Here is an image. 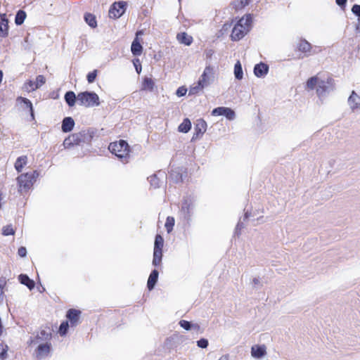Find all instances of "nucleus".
<instances>
[{
    "mask_svg": "<svg viewBox=\"0 0 360 360\" xmlns=\"http://www.w3.org/2000/svg\"><path fill=\"white\" fill-rule=\"evenodd\" d=\"M35 84H36V82H33V81H31L30 80L27 84V89L29 90V91H34L36 89H37L38 88H35Z\"/></svg>",
    "mask_w": 360,
    "mask_h": 360,
    "instance_id": "nucleus-48",
    "label": "nucleus"
},
{
    "mask_svg": "<svg viewBox=\"0 0 360 360\" xmlns=\"http://www.w3.org/2000/svg\"><path fill=\"white\" fill-rule=\"evenodd\" d=\"M18 254L21 257H25L27 255V250L25 247H20L18 249Z\"/></svg>",
    "mask_w": 360,
    "mask_h": 360,
    "instance_id": "nucleus-49",
    "label": "nucleus"
},
{
    "mask_svg": "<svg viewBox=\"0 0 360 360\" xmlns=\"http://www.w3.org/2000/svg\"><path fill=\"white\" fill-rule=\"evenodd\" d=\"M162 259L154 257L153 259V265L155 266H158L161 264Z\"/></svg>",
    "mask_w": 360,
    "mask_h": 360,
    "instance_id": "nucleus-51",
    "label": "nucleus"
},
{
    "mask_svg": "<svg viewBox=\"0 0 360 360\" xmlns=\"http://www.w3.org/2000/svg\"><path fill=\"white\" fill-rule=\"evenodd\" d=\"M159 273L158 271L156 269H154L151 271L147 283V287L149 290H151L154 288L158 279Z\"/></svg>",
    "mask_w": 360,
    "mask_h": 360,
    "instance_id": "nucleus-22",
    "label": "nucleus"
},
{
    "mask_svg": "<svg viewBox=\"0 0 360 360\" xmlns=\"http://www.w3.org/2000/svg\"><path fill=\"white\" fill-rule=\"evenodd\" d=\"M204 86L200 85L198 82L192 85L189 89V95H195L204 89Z\"/></svg>",
    "mask_w": 360,
    "mask_h": 360,
    "instance_id": "nucleus-32",
    "label": "nucleus"
},
{
    "mask_svg": "<svg viewBox=\"0 0 360 360\" xmlns=\"http://www.w3.org/2000/svg\"><path fill=\"white\" fill-rule=\"evenodd\" d=\"M18 100H21L22 102L26 105V107L30 109V115H31L32 119H34V111H33L32 104L31 101L29 99H27L26 98H22V97H19Z\"/></svg>",
    "mask_w": 360,
    "mask_h": 360,
    "instance_id": "nucleus-38",
    "label": "nucleus"
},
{
    "mask_svg": "<svg viewBox=\"0 0 360 360\" xmlns=\"http://www.w3.org/2000/svg\"><path fill=\"white\" fill-rule=\"evenodd\" d=\"M207 129V123L203 120H197V123L195 127V134L193 136V139L198 138L199 135H202Z\"/></svg>",
    "mask_w": 360,
    "mask_h": 360,
    "instance_id": "nucleus-18",
    "label": "nucleus"
},
{
    "mask_svg": "<svg viewBox=\"0 0 360 360\" xmlns=\"http://www.w3.org/2000/svg\"><path fill=\"white\" fill-rule=\"evenodd\" d=\"M319 80L320 79L317 76H314L309 78L306 82L305 89L309 91L314 90L316 87L317 88Z\"/></svg>",
    "mask_w": 360,
    "mask_h": 360,
    "instance_id": "nucleus-25",
    "label": "nucleus"
},
{
    "mask_svg": "<svg viewBox=\"0 0 360 360\" xmlns=\"http://www.w3.org/2000/svg\"><path fill=\"white\" fill-rule=\"evenodd\" d=\"M75 127V121L71 117H66L63 120L61 129L63 132L71 131Z\"/></svg>",
    "mask_w": 360,
    "mask_h": 360,
    "instance_id": "nucleus-21",
    "label": "nucleus"
},
{
    "mask_svg": "<svg viewBox=\"0 0 360 360\" xmlns=\"http://www.w3.org/2000/svg\"><path fill=\"white\" fill-rule=\"evenodd\" d=\"M14 233H15V231L11 225L5 226L2 229V234L4 236L14 235Z\"/></svg>",
    "mask_w": 360,
    "mask_h": 360,
    "instance_id": "nucleus-40",
    "label": "nucleus"
},
{
    "mask_svg": "<svg viewBox=\"0 0 360 360\" xmlns=\"http://www.w3.org/2000/svg\"><path fill=\"white\" fill-rule=\"evenodd\" d=\"M81 311L77 309H71L67 312L66 317L70 322L72 327L76 326L79 322V316Z\"/></svg>",
    "mask_w": 360,
    "mask_h": 360,
    "instance_id": "nucleus-14",
    "label": "nucleus"
},
{
    "mask_svg": "<svg viewBox=\"0 0 360 360\" xmlns=\"http://www.w3.org/2000/svg\"><path fill=\"white\" fill-rule=\"evenodd\" d=\"M266 355V347L264 345H254L251 347V356L254 359H260Z\"/></svg>",
    "mask_w": 360,
    "mask_h": 360,
    "instance_id": "nucleus-13",
    "label": "nucleus"
},
{
    "mask_svg": "<svg viewBox=\"0 0 360 360\" xmlns=\"http://www.w3.org/2000/svg\"><path fill=\"white\" fill-rule=\"evenodd\" d=\"M347 0H336V4L340 7H344L346 5Z\"/></svg>",
    "mask_w": 360,
    "mask_h": 360,
    "instance_id": "nucleus-54",
    "label": "nucleus"
},
{
    "mask_svg": "<svg viewBox=\"0 0 360 360\" xmlns=\"http://www.w3.org/2000/svg\"><path fill=\"white\" fill-rule=\"evenodd\" d=\"M65 100L70 107H72L75 105L76 101H77V98L73 91H70L65 94Z\"/></svg>",
    "mask_w": 360,
    "mask_h": 360,
    "instance_id": "nucleus-26",
    "label": "nucleus"
},
{
    "mask_svg": "<svg viewBox=\"0 0 360 360\" xmlns=\"http://www.w3.org/2000/svg\"><path fill=\"white\" fill-rule=\"evenodd\" d=\"M155 83L152 79L146 77L143 82V89L152 91L154 89Z\"/></svg>",
    "mask_w": 360,
    "mask_h": 360,
    "instance_id": "nucleus-31",
    "label": "nucleus"
},
{
    "mask_svg": "<svg viewBox=\"0 0 360 360\" xmlns=\"http://www.w3.org/2000/svg\"><path fill=\"white\" fill-rule=\"evenodd\" d=\"M96 76H97V70H95L89 72L86 76L88 82L93 83L95 81Z\"/></svg>",
    "mask_w": 360,
    "mask_h": 360,
    "instance_id": "nucleus-45",
    "label": "nucleus"
},
{
    "mask_svg": "<svg viewBox=\"0 0 360 360\" xmlns=\"http://www.w3.org/2000/svg\"><path fill=\"white\" fill-rule=\"evenodd\" d=\"M194 207L195 205L193 199L191 198H184L181 205V212H182L185 219H190L193 214Z\"/></svg>",
    "mask_w": 360,
    "mask_h": 360,
    "instance_id": "nucleus-9",
    "label": "nucleus"
},
{
    "mask_svg": "<svg viewBox=\"0 0 360 360\" xmlns=\"http://www.w3.org/2000/svg\"><path fill=\"white\" fill-rule=\"evenodd\" d=\"M182 181L181 175H180L179 177H176V179H175V181L176 182H178V181Z\"/></svg>",
    "mask_w": 360,
    "mask_h": 360,
    "instance_id": "nucleus-59",
    "label": "nucleus"
},
{
    "mask_svg": "<svg viewBox=\"0 0 360 360\" xmlns=\"http://www.w3.org/2000/svg\"><path fill=\"white\" fill-rule=\"evenodd\" d=\"M179 325L186 330H189L193 328H197L198 327L197 325H193L191 322L186 320H181L179 321Z\"/></svg>",
    "mask_w": 360,
    "mask_h": 360,
    "instance_id": "nucleus-36",
    "label": "nucleus"
},
{
    "mask_svg": "<svg viewBox=\"0 0 360 360\" xmlns=\"http://www.w3.org/2000/svg\"><path fill=\"white\" fill-rule=\"evenodd\" d=\"M39 173L37 171H34L32 173L22 174L17 178V181L20 192L27 191L33 185L36 179L38 177Z\"/></svg>",
    "mask_w": 360,
    "mask_h": 360,
    "instance_id": "nucleus-4",
    "label": "nucleus"
},
{
    "mask_svg": "<svg viewBox=\"0 0 360 360\" xmlns=\"http://www.w3.org/2000/svg\"><path fill=\"white\" fill-rule=\"evenodd\" d=\"M27 158L26 155H22L18 158L15 162V168L18 171V172H20L22 170V168L27 164Z\"/></svg>",
    "mask_w": 360,
    "mask_h": 360,
    "instance_id": "nucleus-27",
    "label": "nucleus"
},
{
    "mask_svg": "<svg viewBox=\"0 0 360 360\" xmlns=\"http://www.w3.org/2000/svg\"><path fill=\"white\" fill-rule=\"evenodd\" d=\"M243 228V221H241V219L239 220V221L238 222L237 225H236V232L238 233V231H240L241 229Z\"/></svg>",
    "mask_w": 360,
    "mask_h": 360,
    "instance_id": "nucleus-52",
    "label": "nucleus"
},
{
    "mask_svg": "<svg viewBox=\"0 0 360 360\" xmlns=\"http://www.w3.org/2000/svg\"><path fill=\"white\" fill-rule=\"evenodd\" d=\"M252 17L251 14H247L242 17L232 29L231 34L233 41H238L243 38L251 29Z\"/></svg>",
    "mask_w": 360,
    "mask_h": 360,
    "instance_id": "nucleus-1",
    "label": "nucleus"
},
{
    "mask_svg": "<svg viewBox=\"0 0 360 360\" xmlns=\"http://www.w3.org/2000/svg\"><path fill=\"white\" fill-rule=\"evenodd\" d=\"M214 70L210 65H207L204 69L202 74L200 75L198 82L200 85L206 88L214 82Z\"/></svg>",
    "mask_w": 360,
    "mask_h": 360,
    "instance_id": "nucleus-5",
    "label": "nucleus"
},
{
    "mask_svg": "<svg viewBox=\"0 0 360 360\" xmlns=\"http://www.w3.org/2000/svg\"><path fill=\"white\" fill-rule=\"evenodd\" d=\"M25 18H26L25 12L23 11H21V10L18 11L15 15V24L18 25H22L24 22Z\"/></svg>",
    "mask_w": 360,
    "mask_h": 360,
    "instance_id": "nucleus-33",
    "label": "nucleus"
},
{
    "mask_svg": "<svg viewBox=\"0 0 360 360\" xmlns=\"http://www.w3.org/2000/svg\"><path fill=\"white\" fill-rule=\"evenodd\" d=\"M69 327L68 321H63L59 327V333L61 336L66 335Z\"/></svg>",
    "mask_w": 360,
    "mask_h": 360,
    "instance_id": "nucleus-39",
    "label": "nucleus"
},
{
    "mask_svg": "<svg viewBox=\"0 0 360 360\" xmlns=\"http://www.w3.org/2000/svg\"><path fill=\"white\" fill-rule=\"evenodd\" d=\"M35 88L41 87L46 82V79L43 75H38L36 78Z\"/></svg>",
    "mask_w": 360,
    "mask_h": 360,
    "instance_id": "nucleus-43",
    "label": "nucleus"
},
{
    "mask_svg": "<svg viewBox=\"0 0 360 360\" xmlns=\"http://www.w3.org/2000/svg\"><path fill=\"white\" fill-rule=\"evenodd\" d=\"M250 0H234L233 5L236 10H239L247 6Z\"/></svg>",
    "mask_w": 360,
    "mask_h": 360,
    "instance_id": "nucleus-35",
    "label": "nucleus"
},
{
    "mask_svg": "<svg viewBox=\"0 0 360 360\" xmlns=\"http://www.w3.org/2000/svg\"><path fill=\"white\" fill-rule=\"evenodd\" d=\"M52 333L49 328L41 329L39 331L34 339L31 340L32 345H37L44 344V342H51Z\"/></svg>",
    "mask_w": 360,
    "mask_h": 360,
    "instance_id": "nucleus-7",
    "label": "nucleus"
},
{
    "mask_svg": "<svg viewBox=\"0 0 360 360\" xmlns=\"http://www.w3.org/2000/svg\"><path fill=\"white\" fill-rule=\"evenodd\" d=\"M8 346L0 343V359H5L7 357Z\"/></svg>",
    "mask_w": 360,
    "mask_h": 360,
    "instance_id": "nucleus-42",
    "label": "nucleus"
},
{
    "mask_svg": "<svg viewBox=\"0 0 360 360\" xmlns=\"http://www.w3.org/2000/svg\"><path fill=\"white\" fill-rule=\"evenodd\" d=\"M249 216H250V214H249L248 212H246L245 214L243 220H245L246 219H248L249 217Z\"/></svg>",
    "mask_w": 360,
    "mask_h": 360,
    "instance_id": "nucleus-60",
    "label": "nucleus"
},
{
    "mask_svg": "<svg viewBox=\"0 0 360 360\" xmlns=\"http://www.w3.org/2000/svg\"><path fill=\"white\" fill-rule=\"evenodd\" d=\"M134 66H135L137 73L139 74L141 71V65L140 64L139 65H136L135 61L134 62Z\"/></svg>",
    "mask_w": 360,
    "mask_h": 360,
    "instance_id": "nucleus-55",
    "label": "nucleus"
},
{
    "mask_svg": "<svg viewBox=\"0 0 360 360\" xmlns=\"http://www.w3.org/2000/svg\"><path fill=\"white\" fill-rule=\"evenodd\" d=\"M127 4L124 1L115 2L109 11V16L113 18L121 17L125 11Z\"/></svg>",
    "mask_w": 360,
    "mask_h": 360,
    "instance_id": "nucleus-8",
    "label": "nucleus"
},
{
    "mask_svg": "<svg viewBox=\"0 0 360 360\" xmlns=\"http://www.w3.org/2000/svg\"><path fill=\"white\" fill-rule=\"evenodd\" d=\"M268 65L263 63L257 64L254 68V73L257 77H264L268 73Z\"/></svg>",
    "mask_w": 360,
    "mask_h": 360,
    "instance_id": "nucleus-19",
    "label": "nucleus"
},
{
    "mask_svg": "<svg viewBox=\"0 0 360 360\" xmlns=\"http://www.w3.org/2000/svg\"><path fill=\"white\" fill-rule=\"evenodd\" d=\"M218 360H228V356L226 355H223Z\"/></svg>",
    "mask_w": 360,
    "mask_h": 360,
    "instance_id": "nucleus-58",
    "label": "nucleus"
},
{
    "mask_svg": "<svg viewBox=\"0 0 360 360\" xmlns=\"http://www.w3.org/2000/svg\"><path fill=\"white\" fill-rule=\"evenodd\" d=\"M109 150L117 156L122 162H127L129 158V145L127 141L120 140L109 145Z\"/></svg>",
    "mask_w": 360,
    "mask_h": 360,
    "instance_id": "nucleus-2",
    "label": "nucleus"
},
{
    "mask_svg": "<svg viewBox=\"0 0 360 360\" xmlns=\"http://www.w3.org/2000/svg\"><path fill=\"white\" fill-rule=\"evenodd\" d=\"M163 245H164L163 238L159 234L156 235L155 238V243H154V249L162 250Z\"/></svg>",
    "mask_w": 360,
    "mask_h": 360,
    "instance_id": "nucleus-34",
    "label": "nucleus"
},
{
    "mask_svg": "<svg viewBox=\"0 0 360 360\" xmlns=\"http://www.w3.org/2000/svg\"><path fill=\"white\" fill-rule=\"evenodd\" d=\"M352 11L354 14L358 16V20L360 22V5H354L352 8Z\"/></svg>",
    "mask_w": 360,
    "mask_h": 360,
    "instance_id": "nucleus-46",
    "label": "nucleus"
},
{
    "mask_svg": "<svg viewBox=\"0 0 360 360\" xmlns=\"http://www.w3.org/2000/svg\"><path fill=\"white\" fill-rule=\"evenodd\" d=\"M8 21L6 18V14H0V36L6 37L8 30Z\"/></svg>",
    "mask_w": 360,
    "mask_h": 360,
    "instance_id": "nucleus-20",
    "label": "nucleus"
},
{
    "mask_svg": "<svg viewBox=\"0 0 360 360\" xmlns=\"http://www.w3.org/2000/svg\"><path fill=\"white\" fill-rule=\"evenodd\" d=\"M213 116H225L229 120H233L236 118V113L233 110L226 107H218L212 110Z\"/></svg>",
    "mask_w": 360,
    "mask_h": 360,
    "instance_id": "nucleus-10",
    "label": "nucleus"
},
{
    "mask_svg": "<svg viewBox=\"0 0 360 360\" xmlns=\"http://www.w3.org/2000/svg\"><path fill=\"white\" fill-rule=\"evenodd\" d=\"M77 102L79 105L86 108H92L100 105L98 96L94 91H84L79 93L77 96Z\"/></svg>",
    "mask_w": 360,
    "mask_h": 360,
    "instance_id": "nucleus-3",
    "label": "nucleus"
},
{
    "mask_svg": "<svg viewBox=\"0 0 360 360\" xmlns=\"http://www.w3.org/2000/svg\"><path fill=\"white\" fill-rule=\"evenodd\" d=\"M153 257L162 259V250H155V249H154V250H153Z\"/></svg>",
    "mask_w": 360,
    "mask_h": 360,
    "instance_id": "nucleus-50",
    "label": "nucleus"
},
{
    "mask_svg": "<svg viewBox=\"0 0 360 360\" xmlns=\"http://www.w3.org/2000/svg\"><path fill=\"white\" fill-rule=\"evenodd\" d=\"M234 75L235 77L238 80L243 79V72L240 61H238L234 65Z\"/></svg>",
    "mask_w": 360,
    "mask_h": 360,
    "instance_id": "nucleus-29",
    "label": "nucleus"
},
{
    "mask_svg": "<svg viewBox=\"0 0 360 360\" xmlns=\"http://www.w3.org/2000/svg\"><path fill=\"white\" fill-rule=\"evenodd\" d=\"M187 92V89L183 86L179 87L176 92L177 96L181 97L184 96Z\"/></svg>",
    "mask_w": 360,
    "mask_h": 360,
    "instance_id": "nucleus-47",
    "label": "nucleus"
},
{
    "mask_svg": "<svg viewBox=\"0 0 360 360\" xmlns=\"http://www.w3.org/2000/svg\"><path fill=\"white\" fill-rule=\"evenodd\" d=\"M197 346L202 349H205L207 347L209 342L208 340L205 338H201L196 342Z\"/></svg>",
    "mask_w": 360,
    "mask_h": 360,
    "instance_id": "nucleus-44",
    "label": "nucleus"
},
{
    "mask_svg": "<svg viewBox=\"0 0 360 360\" xmlns=\"http://www.w3.org/2000/svg\"><path fill=\"white\" fill-rule=\"evenodd\" d=\"M37 346L35 354L37 359H44L49 354L51 348V342H44V344L37 345Z\"/></svg>",
    "mask_w": 360,
    "mask_h": 360,
    "instance_id": "nucleus-12",
    "label": "nucleus"
},
{
    "mask_svg": "<svg viewBox=\"0 0 360 360\" xmlns=\"http://www.w3.org/2000/svg\"><path fill=\"white\" fill-rule=\"evenodd\" d=\"M252 283L255 287L261 286L260 279L259 278H254L252 279Z\"/></svg>",
    "mask_w": 360,
    "mask_h": 360,
    "instance_id": "nucleus-53",
    "label": "nucleus"
},
{
    "mask_svg": "<svg viewBox=\"0 0 360 360\" xmlns=\"http://www.w3.org/2000/svg\"><path fill=\"white\" fill-rule=\"evenodd\" d=\"M332 79L328 78L327 80H319L316 88V93L319 97L324 96L327 93L332 90Z\"/></svg>",
    "mask_w": 360,
    "mask_h": 360,
    "instance_id": "nucleus-11",
    "label": "nucleus"
},
{
    "mask_svg": "<svg viewBox=\"0 0 360 360\" xmlns=\"http://www.w3.org/2000/svg\"><path fill=\"white\" fill-rule=\"evenodd\" d=\"M3 294V291H0V296Z\"/></svg>",
    "mask_w": 360,
    "mask_h": 360,
    "instance_id": "nucleus-61",
    "label": "nucleus"
},
{
    "mask_svg": "<svg viewBox=\"0 0 360 360\" xmlns=\"http://www.w3.org/2000/svg\"><path fill=\"white\" fill-rule=\"evenodd\" d=\"M84 20L91 27L95 28L97 26L96 17L93 14L86 13L84 15Z\"/></svg>",
    "mask_w": 360,
    "mask_h": 360,
    "instance_id": "nucleus-30",
    "label": "nucleus"
},
{
    "mask_svg": "<svg viewBox=\"0 0 360 360\" xmlns=\"http://www.w3.org/2000/svg\"><path fill=\"white\" fill-rule=\"evenodd\" d=\"M231 27V24L226 23V24H224V26H223V30H224V31H226V30H228V29H229Z\"/></svg>",
    "mask_w": 360,
    "mask_h": 360,
    "instance_id": "nucleus-57",
    "label": "nucleus"
},
{
    "mask_svg": "<svg viewBox=\"0 0 360 360\" xmlns=\"http://www.w3.org/2000/svg\"><path fill=\"white\" fill-rule=\"evenodd\" d=\"M176 39L179 43L186 46L191 45L193 41V37L186 32L179 33L176 35Z\"/></svg>",
    "mask_w": 360,
    "mask_h": 360,
    "instance_id": "nucleus-24",
    "label": "nucleus"
},
{
    "mask_svg": "<svg viewBox=\"0 0 360 360\" xmlns=\"http://www.w3.org/2000/svg\"><path fill=\"white\" fill-rule=\"evenodd\" d=\"M6 284V281L4 280H0V291H3V288Z\"/></svg>",
    "mask_w": 360,
    "mask_h": 360,
    "instance_id": "nucleus-56",
    "label": "nucleus"
},
{
    "mask_svg": "<svg viewBox=\"0 0 360 360\" xmlns=\"http://www.w3.org/2000/svg\"><path fill=\"white\" fill-rule=\"evenodd\" d=\"M297 49L304 53L305 56H309L311 54L312 46L305 39H301L297 44Z\"/></svg>",
    "mask_w": 360,
    "mask_h": 360,
    "instance_id": "nucleus-17",
    "label": "nucleus"
},
{
    "mask_svg": "<svg viewBox=\"0 0 360 360\" xmlns=\"http://www.w3.org/2000/svg\"><path fill=\"white\" fill-rule=\"evenodd\" d=\"M142 34V31L137 32L136 37L134 39L131 44V51L134 56H140L142 53L143 47L138 39V36Z\"/></svg>",
    "mask_w": 360,
    "mask_h": 360,
    "instance_id": "nucleus-16",
    "label": "nucleus"
},
{
    "mask_svg": "<svg viewBox=\"0 0 360 360\" xmlns=\"http://www.w3.org/2000/svg\"><path fill=\"white\" fill-rule=\"evenodd\" d=\"M85 135L84 131L72 134L64 140L63 145L65 148H69L75 145H79L84 141Z\"/></svg>",
    "mask_w": 360,
    "mask_h": 360,
    "instance_id": "nucleus-6",
    "label": "nucleus"
},
{
    "mask_svg": "<svg viewBox=\"0 0 360 360\" xmlns=\"http://www.w3.org/2000/svg\"><path fill=\"white\" fill-rule=\"evenodd\" d=\"M347 103L352 111L360 108V96L354 91H352L348 98Z\"/></svg>",
    "mask_w": 360,
    "mask_h": 360,
    "instance_id": "nucleus-15",
    "label": "nucleus"
},
{
    "mask_svg": "<svg viewBox=\"0 0 360 360\" xmlns=\"http://www.w3.org/2000/svg\"><path fill=\"white\" fill-rule=\"evenodd\" d=\"M174 226V219L172 217H167L165 226L167 229V233H170Z\"/></svg>",
    "mask_w": 360,
    "mask_h": 360,
    "instance_id": "nucleus-37",
    "label": "nucleus"
},
{
    "mask_svg": "<svg viewBox=\"0 0 360 360\" xmlns=\"http://www.w3.org/2000/svg\"><path fill=\"white\" fill-rule=\"evenodd\" d=\"M18 280L22 285H26L30 290H32L34 286V281L29 278L26 274H20L18 276Z\"/></svg>",
    "mask_w": 360,
    "mask_h": 360,
    "instance_id": "nucleus-23",
    "label": "nucleus"
},
{
    "mask_svg": "<svg viewBox=\"0 0 360 360\" xmlns=\"http://www.w3.org/2000/svg\"><path fill=\"white\" fill-rule=\"evenodd\" d=\"M148 179L153 187L157 188L160 186V180L157 174L150 176Z\"/></svg>",
    "mask_w": 360,
    "mask_h": 360,
    "instance_id": "nucleus-41",
    "label": "nucleus"
},
{
    "mask_svg": "<svg viewBox=\"0 0 360 360\" xmlns=\"http://www.w3.org/2000/svg\"><path fill=\"white\" fill-rule=\"evenodd\" d=\"M191 128V122L189 119L185 118L182 123L179 126L178 129L180 132L187 133Z\"/></svg>",
    "mask_w": 360,
    "mask_h": 360,
    "instance_id": "nucleus-28",
    "label": "nucleus"
}]
</instances>
